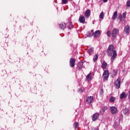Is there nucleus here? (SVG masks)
Listing matches in <instances>:
<instances>
[{
    "mask_svg": "<svg viewBox=\"0 0 130 130\" xmlns=\"http://www.w3.org/2000/svg\"><path fill=\"white\" fill-rule=\"evenodd\" d=\"M102 68L103 70H106V68H107V63L105 61L103 62L102 64Z\"/></svg>",
    "mask_w": 130,
    "mask_h": 130,
    "instance_id": "16",
    "label": "nucleus"
},
{
    "mask_svg": "<svg viewBox=\"0 0 130 130\" xmlns=\"http://www.w3.org/2000/svg\"><path fill=\"white\" fill-rule=\"evenodd\" d=\"M129 26H126L124 28V32H125V33L127 35L129 33Z\"/></svg>",
    "mask_w": 130,
    "mask_h": 130,
    "instance_id": "15",
    "label": "nucleus"
},
{
    "mask_svg": "<svg viewBox=\"0 0 130 130\" xmlns=\"http://www.w3.org/2000/svg\"><path fill=\"white\" fill-rule=\"evenodd\" d=\"M102 110H103V112H105V111L107 110V107L106 106L103 107L102 108Z\"/></svg>",
    "mask_w": 130,
    "mask_h": 130,
    "instance_id": "27",
    "label": "nucleus"
},
{
    "mask_svg": "<svg viewBox=\"0 0 130 130\" xmlns=\"http://www.w3.org/2000/svg\"><path fill=\"white\" fill-rule=\"evenodd\" d=\"M87 52L90 55H91V54H92V53H93L94 52V50H93V48H91L90 49L88 50Z\"/></svg>",
    "mask_w": 130,
    "mask_h": 130,
    "instance_id": "21",
    "label": "nucleus"
},
{
    "mask_svg": "<svg viewBox=\"0 0 130 130\" xmlns=\"http://www.w3.org/2000/svg\"><path fill=\"white\" fill-rule=\"evenodd\" d=\"M110 110L112 114H116V113H117V108H116L115 107H111Z\"/></svg>",
    "mask_w": 130,
    "mask_h": 130,
    "instance_id": "7",
    "label": "nucleus"
},
{
    "mask_svg": "<svg viewBox=\"0 0 130 130\" xmlns=\"http://www.w3.org/2000/svg\"><path fill=\"white\" fill-rule=\"evenodd\" d=\"M107 54L108 56H112L111 57V62H113L117 56L116 51L113 45H111L109 46L107 49Z\"/></svg>",
    "mask_w": 130,
    "mask_h": 130,
    "instance_id": "1",
    "label": "nucleus"
},
{
    "mask_svg": "<svg viewBox=\"0 0 130 130\" xmlns=\"http://www.w3.org/2000/svg\"><path fill=\"white\" fill-rule=\"evenodd\" d=\"M98 59V54H95L94 56V57L93 58V61H97Z\"/></svg>",
    "mask_w": 130,
    "mask_h": 130,
    "instance_id": "26",
    "label": "nucleus"
},
{
    "mask_svg": "<svg viewBox=\"0 0 130 130\" xmlns=\"http://www.w3.org/2000/svg\"><path fill=\"white\" fill-rule=\"evenodd\" d=\"M114 101H115V98L113 97V96H111L110 99V102L111 103H113V102H114Z\"/></svg>",
    "mask_w": 130,
    "mask_h": 130,
    "instance_id": "25",
    "label": "nucleus"
},
{
    "mask_svg": "<svg viewBox=\"0 0 130 130\" xmlns=\"http://www.w3.org/2000/svg\"><path fill=\"white\" fill-rule=\"evenodd\" d=\"M90 15H91V11H90V10H87L85 13V18H86V19H88V18L90 17Z\"/></svg>",
    "mask_w": 130,
    "mask_h": 130,
    "instance_id": "11",
    "label": "nucleus"
},
{
    "mask_svg": "<svg viewBox=\"0 0 130 130\" xmlns=\"http://www.w3.org/2000/svg\"><path fill=\"white\" fill-rule=\"evenodd\" d=\"M86 101L88 102V103H92V102H93V97L89 96L87 99Z\"/></svg>",
    "mask_w": 130,
    "mask_h": 130,
    "instance_id": "19",
    "label": "nucleus"
},
{
    "mask_svg": "<svg viewBox=\"0 0 130 130\" xmlns=\"http://www.w3.org/2000/svg\"><path fill=\"white\" fill-rule=\"evenodd\" d=\"M99 118V114L95 113L92 116V119L93 121H95Z\"/></svg>",
    "mask_w": 130,
    "mask_h": 130,
    "instance_id": "8",
    "label": "nucleus"
},
{
    "mask_svg": "<svg viewBox=\"0 0 130 130\" xmlns=\"http://www.w3.org/2000/svg\"><path fill=\"white\" fill-rule=\"evenodd\" d=\"M119 19L120 21H122V15L121 14L119 16Z\"/></svg>",
    "mask_w": 130,
    "mask_h": 130,
    "instance_id": "33",
    "label": "nucleus"
},
{
    "mask_svg": "<svg viewBox=\"0 0 130 130\" xmlns=\"http://www.w3.org/2000/svg\"><path fill=\"white\" fill-rule=\"evenodd\" d=\"M76 64V60L74 58H71L70 60V66L71 68H74Z\"/></svg>",
    "mask_w": 130,
    "mask_h": 130,
    "instance_id": "5",
    "label": "nucleus"
},
{
    "mask_svg": "<svg viewBox=\"0 0 130 130\" xmlns=\"http://www.w3.org/2000/svg\"><path fill=\"white\" fill-rule=\"evenodd\" d=\"M128 94L125 92H122L119 96L120 99H126Z\"/></svg>",
    "mask_w": 130,
    "mask_h": 130,
    "instance_id": "6",
    "label": "nucleus"
},
{
    "mask_svg": "<svg viewBox=\"0 0 130 130\" xmlns=\"http://www.w3.org/2000/svg\"><path fill=\"white\" fill-rule=\"evenodd\" d=\"M78 92H79V93H82L83 90H82V89H78Z\"/></svg>",
    "mask_w": 130,
    "mask_h": 130,
    "instance_id": "34",
    "label": "nucleus"
},
{
    "mask_svg": "<svg viewBox=\"0 0 130 130\" xmlns=\"http://www.w3.org/2000/svg\"><path fill=\"white\" fill-rule=\"evenodd\" d=\"M125 17H126V12H125L123 13V18L125 19Z\"/></svg>",
    "mask_w": 130,
    "mask_h": 130,
    "instance_id": "31",
    "label": "nucleus"
},
{
    "mask_svg": "<svg viewBox=\"0 0 130 130\" xmlns=\"http://www.w3.org/2000/svg\"><path fill=\"white\" fill-rule=\"evenodd\" d=\"M100 34H101L100 30H98L95 31L94 32H93V37H94V38H97V37H98V36H99Z\"/></svg>",
    "mask_w": 130,
    "mask_h": 130,
    "instance_id": "9",
    "label": "nucleus"
},
{
    "mask_svg": "<svg viewBox=\"0 0 130 130\" xmlns=\"http://www.w3.org/2000/svg\"><path fill=\"white\" fill-rule=\"evenodd\" d=\"M108 0H103L104 3H107Z\"/></svg>",
    "mask_w": 130,
    "mask_h": 130,
    "instance_id": "36",
    "label": "nucleus"
},
{
    "mask_svg": "<svg viewBox=\"0 0 130 130\" xmlns=\"http://www.w3.org/2000/svg\"><path fill=\"white\" fill-rule=\"evenodd\" d=\"M74 126L75 129H77V128L79 127V123L78 122H76L75 123H74Z\"/></svg>",
    "mask_w": 130,
    "mask_h": 130,
    "instance_id": "23",
    "label": "nucleus"
},
{
    "mask_svg": "<svg viewBox=\"0 0 130 130\" xmlns=\"http://www.w3.org/2000/svg\"><path fill=\"white\" fill-rule=\"evenodd\" d=\"M104 15H105L104 12H102L100 14V16H99L100 19H102V20H103V19H104Z\"/></svg>",
    "mask_w": 130,
    "mask_h": 130,
    "instance_id": "22",
    "label": "nucleus"
},
{
    "mask_svg": "<svg viewBox=\"0 0 130 130\" xmlns=\"http://www.w3.org/2000/svg\"><path fill=\"white\" fill-rule=\"evenodd\" d=\"M123 112L125 115H128V114H129V111H128V109L125 108L123 110Z\"/></svg>",
    "mask_w": 130,
    "mask_h": 130,
    "instance_id": "17",
    "label": "nucleus"
},
{
    "mask_svg": "<svg viewBox=\"0 0 130 130\" xmlns=\"http://www.w3.org/2000/svg\"><path fill=\"white\" fill-rule=\"evenodd\" d=\"M79 21L80 23H85V17L80 16L79 17Z\"/></svg>",
    "mask_w": 130,
    "mask_h": 130,
    "instance_id": "14",
    "label": "nucleus"
},
{
    "mask_svg": "<svg viewBox=\"0 0 130 130\" xmlns=\"http://www.w3.org/2000/svg\"><path fill=\"white\" fill-rule=\"evenodd\" d=\"M107 35L108 36V37H110V36H111V32L109 31H108L107 32Z\"/></svg>",
    "mask_w": 130,
    "mask_h": 130,
    "instance_id": "29",
    "label": "nucleus"
},
{
    "mask_svg": "<svg viewBox=\"0 0 130 130\" xmlns=\"http://www.w3.org/2000/svg\"><path fill=\"white\" fill-rule=\"evenodd\" d=\"M127 7H130V0H128L126 2Z\"/></svg>",
    "mask_w": 130,
    "mask_h": 130,
    "instance_id": "30",
    "label": "nucleus"
},
{
    "mask_svg": "<svg viewBox=\"0 0 130 130\" xmlns=\"http://www.w3.org/2000/svg\"><path fill=\"white\" fill-rule=\"evenodd\" d=\"M83 64L84 62L83 61H79L77 64V70H81L83 68Z\"/></svg>",
    "mask_w": 130,
    "mask_h": 130,
    "instance_id": "10",
    "label": "nucleus"
},
{
    "mask_svg": "<svg viewBox=\"0 0 130 130\" xmlns=\"http://www.w3.org/2000/svg\"><path fill=\"white\" fill-rule=\"evenodd\" d=\"M100 93H101L102 94V93H103V90L101 89Z\"/></svg>",
    "mask_w": 130,
    "mask_h": 130,
    "instance_id": "38",
    "label": "nucleus"
},
{
    "mask_svg": "<svg viewBox=\"0 0 130 130\" xmlns=\"http://www.w3.org/2000/svg\"><path fill=\"white\" fill-rule=\"evenodd\" d=\"M94 36V30H91L90 31H88L87 34V37H92V36Z\"/></svg>",
    "mask_w": 130,
    "mask_h": 130,
    "instance_id": "12",
    "label": "nucleus"
},
{
    "mask_svg": "<svg viewBox=\"0 0 130 130\" xmlns=\"http://www.w3.org/2000/svg\"><path fill=\"white\" fill-rule=\"evenodd\" d=\"M117 18V11H115L114 12L112 16V20H114L115 19Z\"/></svg>",
    "mask_w": 130,
    "mask_h": 130,
    "instance_id": "18",
    "label": "nucleus"
},
{
    "mask_svg": "<svg viewBox=\"0 0 130 130\" xmlns=\"http://www.w3.org/2000/svg\"><path fill=\"white\" fill-rule=\"evenodd\" d=\"M91 76H92V73H89L87 76H86V80L87 81H91L92 80V78H91Z\"/></svg>",
    "mask_w": 130,
    "mask_h": 130,
    "instance_id": "20",
    "label": "nucleus"
},
{
    "mask_svg": "<svg viewBox=\"0 0 130 130\" xmlns=\"http://www.w3.org/2000/svg\"><path fill=\"white\" fill-rule=\"evenodd\" d=\"M128 99H129V101H130V91L128 92Z\"/></svg>",
    "mask_w": 130,
    "mask_h": 130,
    "instance_id": "35",
    "label": "nucleus"
},
{
    "mask_svg": "<svg viewBox=\"0 0 130 130\" xmlns=\"http://www.w3.org/2000/svg\"><path fill=\"white\" fill-rule=\"evenodd\" d=\"M62 3L64 5H66V4H67V3H68V0H62Z\"/></svg>",
    "mask_w": 130,
    "mask_h": 130,
    "instance_id": "32",
    "label": "nucleus"
},
{
    "mask_svg": "<svg viewBox=\"0 0 130 130\" xmlns=\"http://www.w3.org/2000/svg\"><path fill=\"white\" fill-rule=\"evenodd\" d=\"M67 25L66 24V23H61L59 24V27L60 29H62V30H63V29H64L66 27Z\"/></svg>",
    "mask_w": 130,
    "mask_h": 130,
    "instance_id": "13",
    "label": "nucleus"
},
{
    "mask_svg": "<svg viewBox=\"0 0 130 130\" xmlns=\"http://www.w3.org/2000/svg\"><path fill=\"white\" fill-rule=\"evenodd\" d=\"M72 28H74V26L73 25L72 23H70L69 25V29H72Z\"/></svg>",
    "mask_w": 130,
    "mask_h": 130,
    "instance_id": "28",
    "label": "nucleus"
},
{
    "mask_svg": "<svg viewBox=\"0 0 130 130\" xmlns=\"http://www.w3.org/2000/svg\"><path fill=\"white\" fill-rule=\"evenodd\" d=\"M112 75H113L112 77H115L116 75H117V71L116 70H114L112 72Z\"/></svg>",
    "mask_w": 130,
    "mask_h": 130,
    "instance_id": "24",
    "label": "nucleus"
},
{
    "mask_svg": "<svg viewBox=\"0 0 130 130\" xmlns=\"http://www.w3.org/2000/svg\"><path fill=\"white\" fill-rule=\"evenodd\" d=\"M103 78L104 80H108V78H109V72L108 70L104 71L103 74Z\"/></svg>",
    "mask_w": 130,
    "mask_h": 130,
    "instance_id": "3",
    "label": "nucleus"
},
{
    "mask_svg": "<svg viewBox=\"0 0 130 130\" xmlns=\"http://www.w3.org/2000/svg\"><path fill=\"white\" fill-rule=\"evenodd\" d=\"M121 79L120 78H118L115 82L114 86L116 89H119L120 88V83Z\"/></svg>",
    "mask_w": 130,
    "mask_h": 130,
    "instance_id": "2",
    "label": "nucleus"
},
{
    "mask_svg": "<svg viewBox=\"0 0 130 130\" xmlns=\"http://www.w3.org/2000/svg\"><path fill=\"white\" fill-rule=\"evenodd\" d=\"M94 130H99V128H93Z\"/></svg>",
    "mask_w": 130,
    "mask_h": 130,
    "instance_id": "37",
    "label": "nucleus"
},
{
    "mask_svg": "<svg viewBox=\"0 0 130 130\" xmlns=\"http://www.w3.org/2000/svg\"><path fill=\"white\" fill-rule=\"evenodd\" d=\"M119 32V30L116 28H113L112 31V36L114 38H115L116 36H117V33Z\"/></svg>",
    "mask_w": 130,
    "mask_h": 130,
    "instance_id": "4",
    "label": "nucleus"
}]
</instances>
